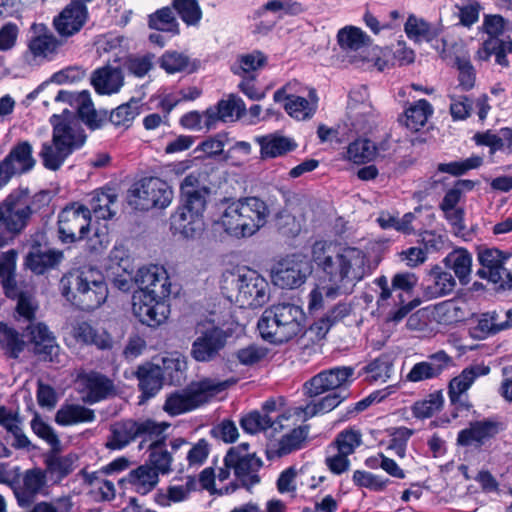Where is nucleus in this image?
<instances>
[{
    "label": "nucleus",
    "mask_w": 512,
    "mask_h": 512,
    "mask_svg": "<svg viewBox=\"0 0 512 512\" xmlns=\"http://www.w3.org/2000/svg\"><path fill=\"white\" fill-rule=\"evenodd\" d=\"M246 213L242 209V201H232L222 211L218 224L224 229V231L234 237H247L246 230L242 229V225L248 222Z\"/></svg>",
    "instance_id": "nucleus-26"
},
{
    "label": "nucleus",
    "mask_w": 512,
    "mask_h": 512,
    "mask_svg": "<svg viewBox=\"0 0 512 512\" xmlns=\"http://www.w3.org/2000/svg\"><path fill=\"white\" fill-rule=\"evenodd\" d=\"M88 18L86 5L78 1H71L54 19L53 26L62 37H71L77 34Z\"/></svg>",
    "instance_id": "nucleus-20"
},
{
    "label": "nucleus",
    "mask_w": 512,
    "mask_h": 512,
    "mask_svg": "<svg viewBox=\"0 0 512 512\" xmlns=\"http://www.w3.org/2000/svg\"><path fill=\"white\" fill-rule=\"evenodd\" d=\"M428 276L432 284L425 288L424 293L429 299L446 296L452 293L456 286V281L452 274L444 271L439 265L433 266L429 270Z\"/></svg>",
    "instance_id": "nucleus-31"
},
{
    "label": "nucleus",
    "mask_w": 512,
    "mask_h": 512,
    "mask_svg": "<svg viewBox=\"0 0 512 512\" xmlns=\"http://www.w3.org/2000/svg\"><path fill=\"white\" fill-rule=\"evenodd\" d=\"M86 395L83 398L85 403L94 404L106 399L114 391L113 382L105 375L91 372L84 378Z\"/></svg>",
    "instance_id": "nucleus-30"
},
{
    "label": "nucleus",
    "mask_w": 512,
    "mask_h": 512,
    "mask_svg": "<svg viewBox=\"0 0 512 512\" xmlns=\"http://www.w3.org/2000/svg\"><path fill=\"white\" fill-rule=\"evenodd\" d=\"M223 461L225 467L233 469L235 477L247 490L260 482L258 472L263 466V461L255 453L237 457L234 450L227 451Z\"/></svg>",
    "instance_id": "nucleus-16"
},
{
    "label": "nucleus",
    "mask_w": 512,
    "mask_h": 512,
    "mask_svg": "<svg viewBox=\"0 0 512 512\" xmlns=\"http://www.w3.org/2000/svg\"><path fill=\"white\" fill-rule=\"evenodd\" d=\"M306 315L292 303L274 304L264 310L257 323L262 339L280 345L304 334Z\"/></svg>",
    "instance_id": "nucleus-6"
},
{
    "label": "nucleus",
    "mask_w": 512,
    "mask_h": 512,
    "mask_svg": "<svg viewBox=\"0 0 512 512\" xmlns=\"http://www.w3.org/2000/svg\"><path fill=\"white\" fill-rule=\"evenodd\" d=\"M94 420V410L79 404H64L55 414V422L60 426L89 423Z\"/></svg>",
    "instance_id": "nucleus-37"
},
{
    "label": "nucleus",
    "mask_w": 512,
    "mask_h": 512,
    "mask_svg": "<svg viewBox=\"0 0 512 512\" xmlns=\"http://www.w3.org/2000/svg\"><path fill=\"white\" fill-rule=\"evenodd\" d=\"M508 256L498 248L479 247L477 259L481 266L492 271V282L498 283L504 279L503 274L507 270L504 262Z\"/></svg>",
    "instance_id": "nucleus-35"
},
{
    "label": "nucleus",
    "mask_w": 512,
    "mask_h": 512,
    "mask_svg": "<svg viewBox=\"0 0 512 512\" xmlns=\"http://www.w3.org/2000/svg\"><path fill=\"white\" fill-rule=\"evenodd\" d=\"M90 209L85 205L65 207L58 215V238L63 244L85 240L90 233Z\"/></svg>",
    "instance_id": "nucleus-8"
},
{
    "label": "nucleus",
    "mask_w": 512,
    "mask_h": 512,
    "mask_svg": "<svg viewBox=\"0 0 512 512\" xmlns=\"http://www.w3.org/2000/svg\"><path fill=\"white\" fill-rule=\"evenodd\" d=\"M454 365L453 358L444 350H439L429 355L425 361L414 364L406 375V380L416 383L434 379Z\"/></svg>",
    "instance_id": "nucleus-17"
},
{
    "label": "nucleus",
    "mask_w": 512,
    "mask_h": 512,
    "mask_svg": "<svg viewBox=\"0 0 512 512\" xmlns=\"http://www.w3.org/2000/svg\"><path fill=\"white\" fill-rule=\"evenodd\" d=\"M91 85L100 95L117 93L124 85V76L119 67L104 66L93 71Z\"/></svg>",
    "instance_id": "nucleus-24"
},
{
    "label": "nucleus",
    "mask_w": 512,
    "mask_h": 512,
    "mask_svg": "<svg viewBox=\"0 0 512 512\" xmlns=\"http://www.w3.org/2000/svg\"><path fill=\"white\" fill-rule=\"evenodd\" d=\"M312 260L321 273L322 286L309 293V311L324 307V300H334L351 294L354 287L370 276L376 266L368 254L359 247L342 243L316 241L312 246Z\"/></svg>",
    "instance_id": "nucleus-1"
},
{
    "label": "nucleus",
    "mask_w": 512,
    "mask_h": 512,
    "mask_svg": "<svg viewBox=\"0 0 512 512\" xmlns=\"http://www.w3.org/2000/svg\"><path fill=\"white\" fill-rule=\"evenodd\" d=\"M404 31L407 37L414 42H431L436 39L440 30L422 18L410 14L404 25Z\"/></svg>",
    "instance_id": "nucleus-42"
},
{
    "label": "nucleus",
    "mask_w": 512,
    "mask_h": 512,
    "mask_svg": "<svg viewBox=\"0 0 512 512\" xmlns=\"http://www.w3.org/2000/svg\"><path fill=\"white\" fill-rule=\"evenodd\" d=\"M32 153V145L28 141H20L5 156L4 164L9 165L16 175L28 173L36 164Z\"/></svg>",
    "instance_id": "nucleus-29"
},
{
    "label": "nucleus",
    "mask_w": 512,
    "mask_h": 512,
    "mask_svg": "<svg viewBox=\"0 0 512 512\" xmlns=\"http://www.w3.org/2000/svg\"><path fill=\"white\" fill-rule=\"evenodd\" d=\"M349 395L350 393L348 390L331 392L318 401L312 403L311 405H308L307 409L310 410V414L312 416L316 414L328 413L338 407L344 400L349 397Z\"/></svg>",
    "instance_id": "nucleus-62"
},
{
    "label": "nucleus",
    "mask_w": 512,
    "mask_h": 512,
    "mask_svg": "<svg viewBox=\"0 0 512 512\" xmlns=\"http://www.w3.org/2000/svg\"><path fill=\"white\" fill-rule=\"evenodd\" d=\"M24 336L30 351L42 362L60 363V346L52 331L44 322L26 325Z\"/></svg>",
    "instance_id": "nucleus-11"
},
{
    "label": "nucleus",
    "mask_w": 512,
    "mask_h": 512,
    "mask_svg": "<svg viewBox=\"0 0 512 512\" xmlns=\"http://www.w3.org/2000/svg\"><path fill=\"white\" fill-rule=\"evenodd\" d=\"M308 99L300 96H294L290 101L284 104L285 111L297 120L310 119L317 108V95L314 89L309 91Z\"/></svg>",
    "instance_id": "nucleus-48"
},
{
    "label": "nucleus",
    "mask_w": 512,
    "mask_h": 512,
    "mask_svg": "<svg viewBox=\"0 0 512 512\" xmlns=\"http://www.w3.org/2000/svg\"><path fill=\"white\" fill-rule=\"evenodd\" d=\"M216 107L221 115L222 122L239 120L247 111L244 101L235 94H230L227 99L219 100Z\"/></svg>",
    "instance_id": "nucleus-55"
},
{
    "label": "nucleus",
    "mask_w": 512,
    "mask_h": 512,
    "mask_svg": "<svg viewBox=\"0 0 512 512\" xmlns=\"http://www.w3.org/2000/svg\"><path fill=\"white\" fill-rule=\"evenodd\" d=\"M482 163V157L474 155L464 160L452 161L449 163H439L437 165V172L447 173L454 177H459L465 175L472 169L479 168Z\"/></svg>",
    "instance_id": "nucleus-60"
},
{
    "label": "nucleus",
    "mask_w": 512,
    "mask_h": 512,
    "mask_svg": "<svg viewBox=\"0 0 512 512\" xmlns=\"http://www.w3.org/2000/svg\"><path fill=\"white\" fill-rule=\"evenodd\" d=\"M168 299H159L149 293H133V314L142 324L157 327L169 316L170 305Z\"/></svg>",
    "instance_id": "nucleus-12"
},
{
    "label": "nucleus",
    "mask_w": 512,
    "mask_h": 512,
    "mask_svg": "<svg viewBox=\"0 0 512 512\" xmlns=\"http://www.w3.org/2000/svg\"><path fill=\"white\" fill-rule=\"evenodd\" d=\"M236 301L241 307H262L269 300V284L257 271L245 269L235 279Z\"/></svg>",
    "instance_id": "nucleus-9"
},
{
    "label": "nucleus",
    "mask_w": 512,
    "mask_h": 512,
    "mask_svg": "<svg viewBox=\"0 0 512 512\" xmlns=\"http://www.w3.org/2000/svg\"><path fill=\"white\" fill-rule=\"evenodd\" d=\"M140 101V99L132 97L128 102L108 112V122L115 127L129 128L133 120L140 113Z\"/></svg>",
    "instance_id": "nucleus-50"
},
{
    "label": "nucleus",
    "mask_w": 512,
    "mask_h": 512,
    "mask_svg": "<svg viewBox=\"0 0 512 512\" xmlns=\"http://www.w3.org/2000/svg\"><path fill=\"white\" fill-rule=\"evenodd\" d=\"M260 146L261 159H272L286 155L297 148V143L293 138L271 133L256 138Z\"/></svg>",
    "instance_id": "nucleus-27"
},
{
    "label": "nucleus",
    "mask_w": 512,
    "mask_h": 512,
    "mask_svg": "<svg viewBox=\"0 0 512 512\" xmlns=\"http://www.w3.org/2000/svg\"><path fill=\"white\" fill-rule=\"evenodd\" d=\"M78 120L84 123L91 131L101 129L108 123V111L104 109L96 110L92 100L85 103L77 114Z\"/></svg>",
    "instance_id": "nucleus-58"
},
{
    "label": "nucleus",
    "mask_w": 512,
    "mask_h": 512,
    "mask_svg": "<svg viewBox=\"0 0 512 512\" xmlns=\"http://www.w3.org/2000/svg\"><path fill=\"white\" fill-rule=\"evenodd\" d=\"M64 258L63 252L33 242L24 257V266L35 275H43L59 266Z\"/></svg>",
    "instance_id": "nucleus-18"
},
{
    "label": "nucleus",
    "mask_w": 512,
    "mask_h": 512,
    "mask_svg": "<svg viewBox=\"0 0 512 512\" xmlns=\"http://www.w3.org/2000/svg\"><path fill=\"white\" fill-rule=\"evenodd\" d=\"M0 335L3 336V352L10 359H18L27 347V339L24 336V328L20 333L14 327L5 322H0Z\"/></svg>",
    "instance_id": "nucleus-39"
},
{
    "label": "nucleus",
    "mask_w": 512,
    "mask_h": 512,
    "mask_svg": "<svg viewBox=\"0 0 512 512\" xmlns=\"http://www.w3.org/2000/svg\"><path fill=\"white\" fill-rule=\"evenodd\" d=\"M433 112V106L429 101L420 99L405 109L404 125L412 131H419L425 126Z\"/></svg>",
    "instance_id": "nucleus-45"
},
{
    "label": "nucleus",
    "mask_w": 512,
    "mask_h": 512,
    "mask_svg": "<svg viewBox=\"0 0 512 512\" xmlns=\"http://www.w3.org/2000/svg\"><path fill=\"white\" fill-rule=\"evenodd\" d=\"M355 368L351 366H336L322 370L305 382L304 388L309 397H316L328 391L348 390L353 382Z\"/></svg>",
    "instance_id": "nucleus-10"
},
{
    "label": "nucleus",
    "mask_w": 512,
    "mask_h": 512,
    "mask_svg": "<svg viewBox=\"0 0 512 512\" xmlns=\"http://www.w3.org/2000/svg\"><path fill=\"white\" fill-rule=\"evenodd\" d=\"M120 482H127L133 487L135 492L146 495L158 484L159 475L155 469L151 468L148 464H144L131 470L127 477Z\"/></svg>",
    "instance_id": "nucleus-32"
},
{
    "label": "nucleus",
    "mask_w": 512,
    "mask_h": 512,
    "mask_svg": "<svg viewBox=\"0 0 512 512\" xmlns=\"http://www.w3.org/2000/svg\"><path fill=\"white\" fill-rule=\"evenodd\" d=\"M110 434L105 447L110 450H121L135 440V420L125 419L110 425Z\"/></svg>",
    "instance_id": "nucleus-33"
},
{
    "label": "nucleus",
    "mask_w": 512,
    "mask_h": 512,
    "mask_svg": "<svg viewBox=\"0 0 512 512\" xmlns=\"http://www.w3.org/2000/svg\"><path fill=\"white\" fill-rule=\"evenodd\" d=\"M59 290L71 305L85 312L99 308L108 297L103 274L92 267L64 274L59 282Z\"/></svg>",
    "instance_id": "nucleus-5"
},
{
    "label": "nucleus",
    "mask_w": 512,
    "mask_h": 512,
    "mask_svg": "<svg viewBox=\"0 0 512 512\" xmlns=\"http://www.w3.org/2000/svg\"><path fill=\"white\" fill-rule=\"evenodd\" d=\"M207 402L201 381H196L182 390L170 393L166 397L163 410L170 416H178L195 410Z\"/></svg>",
    "instance_id": "nucleus-13"
},
{
    "label": "nucleus",
    "mask_w": 512,
    "mask_h": 512,
    "mask_svg": "<svg viewBox=\"0 0 512 512\" xmlns=\"http://www.w3.org/2000/svg\"><path fill=\"white\" fill-rule=\"evenodd\" d=\"M361 437L359 430L345 429L336 435L328 448L351 455L362 444Z\"/></svg>",
    "instance_id": "nucleus-56"
},
{
    "label": "nucleus",
    "mask_w": 512,
    "mask_h": 512,
    "mask_svg": "<svg viewBox=\"0 0 512 512\" xmlns=\"http://www.w3.org/2000/svg\"><path fill=\"white\" fill-rule=\"evenodd\" d=\"M172 7L188 26H195L201 20L202 11L197 0H172Z\"/></svg>",
    "instance_id": "nucleus-59"
},
{
    "label": "nucleus",
    "mask_w": 512,
    "mask_h": 512,
    "mask_svg": "<svg viewBox=\"0 0 512 512\" xmlns=\"http://www.w3.org/2000/svg\"><path fill=\"white\" fill-rule=\"evenodd\" d=\"M167 436L154 440L148 446L150 467L157 471V474H168L171 471L172 456L166 447Z\"/></svg>",
    "instance_id": "nucleus-46"
},
{
    "label": "nucleus",
    "mask_w": 512,
    "mask_h": 512,
    "mask_svg": "<svg viewBox=\"0 0 512 512\" xmlns=\"http://www.w3.org/2000/svg\"><path fill=\"white\" fill-rule=\"evenodd\" d=\"M267 64V57L261 51L238 56L237 60L231 65V72L234 75L246 79L251 76L257 77V71Z\"/></svg>",
    "instance_id": "nucleus-43"
},
{
    "label": "nucleus",
    "mask_w": 512,
    "mask_h": 512,
    "mask_svg": "<svg viewBox=\"0 0 512 512\" xmlns=\"http://www.w3.org/2000/svg\"><path fill=\"white\" fill-rule=\"evenodd\" d=\"M153 54L143 56L129 55L123 60V69L129 74L142 78L153 68Z\"/></svg>",
    "instance_id": "nucleus-63"
},
{
    "label": "nucleus",
    "mask_w": 512,
    "mask_h": 512,
    "mask_svg": "<svg viewBox=\"0 0 512 512\" xmlns=\"http://www.w3.org/2000/svg\"><path fill=\"white\" fill-rule=\"evenodd\" d=\"M310 274L311 266L307 261L285 259L278 264L272 278L275 285L283 289H294L301 286Z\"/></svg>",
    "instance_id": "nucleus-19"
},
{
    "label": "nucleus",
    "mask_w": 512,
    "mask_h": 512,
    "mask_svg": "<svg viewBox=\"0 0 512 512\" xmlns=\"http://www.w3.org/2000/svg\"><path fill=\"white\" fill-rule=\"evenodd\" d=\"M337 43L344 51H358L371 45V38L360 28L345 26L337 33Z\"/></svg>",
    "instance_id": "nucleus-47"
},
{
    "label": "nucleus",
    "mask_w": 512,
    "mask_h": 512,
    "mask_svg": "<svg viewBox=\"0 0 512 512\" xmlns=\"http://www.w3.org/2000/svg\"><path fill=\"white\" fill-rule=\"evenodd\" d=\"M242 209L246 213L248 222L242 225V229L246 230L249 236L256 233L263 227L269 216V208L267 204L258 197H244L241 198Z\"/></svg>",
    "instance_id": "nucleus-28"
},
{
    "label": "nucleus",
    "mask_w": 512,
    "mask_h": 512,
    "mask_svg": "<svg viewBox=\"0 0 512 512\" xmlns=\"http://www.w3.org/2000/svg\"><path fill=\"white\" fill-rule=\"evenodd\" d=\"M128 203L139 211L166 208L173 199L170 185L159 177H145L128 191Z\"/></svg>",
    "instance_id": "nucleus-7"
},
{
    "label": "nucleus",
    "mask_w": 512,
    "mask_h": 512,
    "mask_svg": "<svg viewBox=\"0 0 512 512\" xmlns=\"http://www.w3.org/2000/svg\"><path fill=\"white\" fill-rule=\"evenodd\" d=\"M49 123L52 139L42 143L39 157L46 169L58 171L74 151L84 146L87 134L68 109L61 114H53Z\"/></svg>",
    "instance_id": "nucleus-3"
},
{
    "label": "nucleus",
    "mask_w": 512,
    "mask_h": 512,
    "mask_svg": "<svg viewBox=\"0 0 512 512\" xmlns=\"http://www.w3.org/2000/svg\"><path fill=\"white\" fill-rule=\"evenodd\" d=\"M61 42L55 36H48L44 38L31 37L28 41V50L25 53V58L32 56L34 59H46L50 54L57 52ZM28 63L30 61L26 59Z\"/></svg>",
    "instance_id": "nucleus-54"
},
{
    "label": "nucleus",
    "mask_w": 512,
    "mask_h": 512,
    "mask_svg": "<svg viewBox=\"0 0 512 512\" xmlns=\"http://www.w3.org/2000/svg\"><path fill=\"white\" fill-rule=\"evenodd\" d=\"M443 405V396L441 392L431 393L428 399L417 401L412 406V413L418 419L430 418L436 411H439Z\"/></svg>",
    "instance_id": "nucleus-64"
},
{
    "label": "nucleus",
    "mask_w": 512,
    "mask_h": 512,
    "mask_svg": "<svg viewBox=\"0 0 512 512\" xmlns=\"http://www.w3.org/2000/svg\"><path fill=\"white\" fill-rule=\"evenodd\" d=\"M276 423L269 415H262L257 410L249 412L240 419V426L243 431L252 435L268 428L276 429Z\"/></svg>",
    "instance_id": "nucleus-57"
},
{
    "label": "nucleus",
    "mask_w": 512,
    "mask_h": 512,
    "mask_svg": "<svg viewBox=\"0 0 512 512\" xmlns=\"http://www.w3.org/2000/svg\"><path fill=\"white\" fill-rule=\"evenodd\" d=\"M378 154L377 145L368 138H357L346 149L345 159L357 164H366L375 160Z\"/></svg>",
    "instance_id": "nucleus-40"
},
{
    "label": "nucleus",
    "mask_w": 512,
    "mask_h": 512,
    "mask_svg": "<svg viewBox=\"0 0 512 512\" xmlns=\"http://www.w3.org/2000/svg\"><path fill=\"white\" fill-rule=\"evenodd\" d=\"M226 345V335L222 329L213 327L197 337L191 349V355L198 362L214 360Z\"/></svg>",
    "instance_id": "nucleus-21"
},
{
    "label": "nucleus",
    "mask_w": 512,
    "mask_h": 512,
    "mask_svg": "<svg viewBox=\"0 0 512 512\" xmlns=\"http://www.w3.org/2000/svg\"><path fill=\"white\" fill-rule=\"evenodd\" d=\"M507 53H512V41L503 39H486L478 50V58L487 61L492 55L495 56L496 64L502 67H509Z\"/></svg>",
    "instance_id": "nucleus-44"
},
{
    "label": "nucleus",
    "mask_w": 512,
    "mask_h": 512,
    "mask_svg": "<svg viewBox=\"0 0 512 512\" xmlns=\"http://www.w3.org/2000/svg\"><path fill=\"white\" fill-rule=\"evenodd\" d=\"M158 63L159 66L168 74L180 72L191 74L196 72L199 67V62L197 60L191 61L184 53L174 50L165 51L158 59Z\"/></svg>",
    "instance_id": "nucleus-34"
},
{
    "label": "nucleus",
    "mask_w": 512,
    "mask_h": 512,
    "mask_svg": "<svg viewBox=\"0 0 512 512\" xmlns=\"http://www.w3.org/2000/svg\"><path fill=\"white\" fill-rule=\"evenodd\" d=\"M308 426H299L284 434L279 441L278 453L280 456L287 455L301 448L302 443L307 439Z\"/></svg>",
    "instance_id": "nucleus-61"
},
{
    "label": "nucleus",
    "mask_w": 512,
    "mask_h": 512,
    "mask_svg": "<svg viewBox=\"0 0 512 512\" xmlns=\"http://www.w3.org/2000/svg\"><path fill=\"white\" fill-rule=\"evenodd\" d=\"M210 188L200 183L199 176L190 173L180 183V204L170 217L171 229L186 238L201 231Z\"/></svg>",
    "instance_id": "nucleus-4"
},
{
    "label": "nucleus",
    "mask_w": 512,
    "mask_h": 512,
    "mask_svg": "<svg viewBox=\"0 0 512 512\" xmlns=\"http://www.w3.org/2000/svg\"><path fill=\"white\" fill-rule=\"evenodd\" d=\"M148 26L162 32H169L173 35L179 34V23L170 7H163L150 14Z\"/></svg>",
    "instance_id": "nucleus-53"
},
{
    "label": "nucleus",
    "mask_w": 512,
    "mask_h": 512,
    "mask_svg": "<svg viewBox=\"0 0 512 512\" xmlns=\"http://www.w3.org/2000/svg\"><path fill=\"white\" fill-rule=\"evenodd\" d=\"M14 300L16 301V306L13 318L17 322H25L27 325L36 324L39 304L32 289L21 292Z\"/></svg>",
    "instance_id": "nucleus-41"
},
{
    "label": "nucleus",
    "mask_w": 512,
    "mask_h": 512,
    "mask_svg": "<svg viewBox=\"0 0 512 512\" xmlns=\"http://www.w3.org/2000/svg\"><path fill=\"white\" fill-rule=\"evenodd\" d=\"M116 200L117 195L111 188L95 190L87 208L90 209V213L93 212L98 218L111 219L115 213L110 209V206Z\"/></svg>",
    "instance_id": "nucleus-51"
},
{
    "label": "nucleus",
    "mask_w": 512,
    "mask_h": 512,
    "mask_svg": "<svg viewBox=\"0 0 512 512\" xmlns=\"http://www.w3.org/2000/svg\"><path fill=\"white\" fill-rule=\"evenodd\" d=\"M187 362L180 354H171L162 358L160 372L165 384L179 386L186 379Z\"/></svg>",
    "instance_id": "nucleus-38"
},
{
    "label": "nucleus",
    "mask_w": 512,
    "mask_h": 512,
    "mask_svg": "<svg viewBox=\"0 0 512 512\" xmlns=\"http://www.w3.org/2000/svg\"><path fill=\"white\" fill-rule=\"evenodd\" d=\"M170 427L168 422H156L153 419L147 418L144 420H135V439L141 438L140 448L146 441L153 442L164 435V432Z\"/></svg>",
    "instance_id": "nucleus-52"
},
{
    "label": "nucleus",
    "mask_w": 512,
    "mask_h": 512,
    "mask_svg": "<svg viewBox=\"0 0 512 512\" xmlns=\"http://www.w3.org/2000/svg\"><path fill=\"white\" fill-rule=\"evenodd\" d=\"M352 312V305L346 301H339L327 310L320 318L315 320L309 327V331L315 335L317 340L326 337L332 327L343 321Z\"/></svg>",
    "instance_id": "nucleus-23"
},
{
    "label": "nucleus",
    "mask_w": 512,
    "mask_h": 512,
    "mask_svg": "<svg viewBox=\"0 0 512 512\" xmlns=\"http://www.w3.org/2000/svg\"><path fill=\"white\" fill-rule=\"evenodd\" d=\"M27 187L12 190L0 202V248L24 232L33 215L46 214L52 200L49 190L29 196Z\"/></svg>",
    "instance_id": "nucleus-2"
},
{
    "label": "nucleus",
    "mask_w": 512,
    "mask_h": 512,
    "mask_svg": "<svg viewBox=\"0 0 512 512\" xmlns=\"http://www.w3.org/2000/svg\"><path fill=\"white\" fill-rule=\"evenodd\" d=\"M446 268L454 271L455 276L462 285L470 281L472 256L464 248L454 249L443 259Z\"/></svg>",
    "instance_id": "nucleus-36"
},
{
    "label": "nucleus",
    "mask_w": 512,
    "mask_h": 512,
    "mask_svg": "<svg viewBox=\"0 0 512 512\" xmlns=\"http://www.w3.org/2000/svg\"><path fill=\"white\" fill-rule=\"evenodd\" d=\"M134 283L138 287L134 293H149L159 299L169 298L172 293L166 270L157 265L139 268Z\"/></svg>",
    "instance_id": "nucleus-15"
},
{
    "label": "nucleus",
    "mask_w": 512,
    "mask_h": 512,
    "mask_svg": "<svg viewBox=\"0 0 512 512\" xmlns=\"http://www.w3.org/2000/svg\"><path fill=\"white\" fill-rule=\"evenodd\" d=\"M47 483L46 472L41 468L35 467L21 473V480L15 492L17 504L21 508L30 507L36 499V496L42 492Z\"/></svg>",
    "instance_id": "nucleus-22"
},
{
    "label": "nucleus",
    "mask_w": 512,
    "mask_h": 512,
    "mask_svg": "<svg viewBox=\"0 0 512 512\" xmlns=\"http://www.w3.org/2000/svg\"><path fill=\"white\" fill-rule=\"evenodd\" d=\"M74 338L77 342L94 345L99 349L105 350L112 346V340L107 333H98L88 322H80L74 328Z\"/></svg>",
    "instance_id": "nucleus-49"
},
{
    "label": "nucleus",
    "mask_w": 512,
    "mask_h": 512,
    "mask_svg": "<svg viewBox=\"0 0 512 512\" xmlns=\"http://www.w3.org/2000/svg\"><path fill=\"white\" fill-rule=\"evenodd\" d=\"M135 376L138 379V388L141 391V399L147 400L154 397L165 384L160 372V365L145 363L138 366Z\"/></svg>",
    "instance_id": "nucleus-25"
},
{
    "label": "nucleus",
    "mask_w": 512,
    "mask_h": 512,
    "mask_svg": "<svg viewBox=\"0 0 512 512\" xmlns=\"http://www.w3.org/2000/svg\"><path fill=\"white\" fill-rule=\"evenodd\" d=\"M504 430L500 421L492 418L470 422L469 426L458 432L457 444L462 447L474 446L480 449Z\"/></svg>",
    "instance_id": "nucleus-14"
}]
</instances>
